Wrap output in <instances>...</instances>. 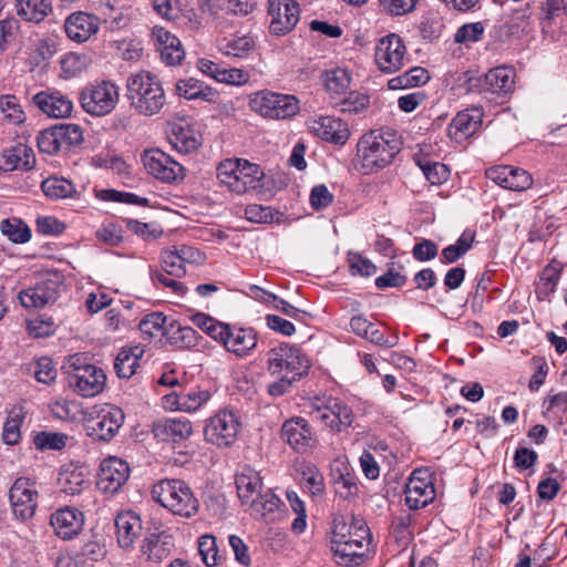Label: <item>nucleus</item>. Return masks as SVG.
I'll return each instance as SVG.
<instances>
[{"instance_id": "7ed1b4c3", "label": "nucleus", "mask_w": 567, "mask_h": 567, "mask_svg": "<svg viewBox=\"0 0 567 567\" xmlns=\"http://www.w3.org/2000/svg\"><path fill=\"white\" fill-rule=\"evenodd\" d=\"M69 386L82 398H93L106 385L104 370L87 363L80 354L71 355L64 367Z\"/></svg>"}, {"instance_id": "c85d7f7f", "label": "nucleus", "mask_w": 567, "mask_h": 567, "mask_svg": "<svg viewBox=\"0 0 567 567\" xmlns=\"http://www.w3.org/2000/svg\"><path fill=\"white\" fill-rule=\"evenodd\" d=\"M0 163L4 171H28L34 166L35 156L31 147L19 143L3 151Z\"/></svg>"}, {"instance_id": "0eeeda50", "label": "nucleus", "mask_w": 567, "mask_h": 567, "mask_svg": "<svg viewBox=\"0 0 567 567\" xmlns=\"http://www.w3.org/2000/svg\"><path fill=\"white\" fill-rule=\"evenodd\" d=\"M310 415L312 420L319 422L332 433L347 431L355 419V414L349 404L332 396L312 403Z\"/></svg>"}, {"instance_id": "473e14b6", "label": "nucleus", "mask_w": 567, "mask_h": 567, "mask_svg": "<svg viewBox=\"0 0 567 567\" xmlns=\"http://www.w3.org/2000/svg\"><path fill=\"white\" fill-rule=\"evenodd\" d=\"M144 354V349L141 346L131 348H123L116 355L114 361V369L118 378H131L136 368L140 365V360Z\"/></svg>"}, {"instance_id": "4be33fe9", "label": "nucleus", "mask_w": 567, "mask_h": 567, "mask_svg": "<svg viewBox=\"0 0 567 567\" xmlns=\"http://www.w3.org/2000/svg\"><path fill=\"white\" fill-rule=\"evenodd\" d=\"M51 526L54 533L62 539L74 538L83 528L84 515L75 507L66 506L51 515Z\"/></svg>"}, {"instance_id": "c9c22d12", "label": "nucleus", "mask_w": 567, "mask_h": 567, "mask_svg": "<svg viewBox=\"0 0 567 567\" xmlns=\"http://www.w3.org/2000/svg\"><path fill=\"white\" fill-rule=\"evenodd\" d=\"M153 499L168 512L176 514L177 485L175 480L164 478L152 488Z\"/></svg>"}, {"instance_id": "1a4fd4ad", "label": "nucleus", "mask_w": 567, "mask_h": 567, "mask_svg": "<svg viewBox=\"0 0 567 567\" xmlns=\"http://www.w3.org/2000/svg\"><path fill=\"white\" fill-rule=\"evenodd\" d=\"M344 530L343 522L331 527V549L334 560L343 566H359L371 543L370 529H361L358 535L360 540L354 539L350 543L346 542Z\"/></svg>"}, {"instance_id": "a19ab883", "label": "nucleus", "mask_w": 567, "mask_h": 567, "mask_svg": "<svg viewBox=\"0 0 567 567\" xmlns=\"http://www.w3.org/2000/svg\"><path fill=\"white\" fill-rule=\"evenodd\" d=\"M43 194L51 199H64L75 194L73 183L64 177L51 176L41 184Z\"/></svg>"}, {"instance_id": "bb28decb", "label": "nucleus", "mask_w": 567, "mask_h": 567, "mask_svg": "<svg viewBox=\"0 0 567 567\" xmlns=\"http://www.w3.org/2000/svg\"><path fill=\"white\" fill-rule=\"evenodd\" d=\"M482 124L480 110H465L458 112L447 127L451 138L455 142H463L472 136Z\"/></svg>"}, {"instance_id": "680f3d73", "label": "nucleus", "mask_w": 567, "mask_h": 567, "mask_svg": "<svg viewBox=\"0 0 567 567\" xmlns=\"http://www.w3.org/2000/svg\"><path fill=\"white\" fill-rule=\"evenodd\" d=\"M40 152L52 155L62 150L58 133L53 127L40 132L37 137Z\"/></svg>"}, {"instance_id": "ddd939ff", "label": "nucleus", "mask_w": 567, "mask_h": 567, "mask_svg": "<svg viewBox=\"0 0 567 567\" xmlns=\"http://www.w3.org/2000/svg\"><path fill=\"white\" fill-rule=\"evenodd\" d=\"M405 54L404 42L398 34L392 33L379 40L374 59L382 72L393 73L403 66Z\"/></svg>"}, {"instance_id": "4c0bfd02", "label": "nucleus", "mask_w": 567, "mask_h": 567, "mask_svg": "<svg viewBox=\"0 0 567 567\" xmlns=\"http://www.w3.org/2000/svg\"><path fill=\"white\" fill-rule=\"evenodd\" d=\"M153 37L156 41V48L159 52L161 59L167 65L174 66L177 63V51L176 37L163 27H154Z\"/></svg>"}, {"instance_id": "9b49d317", "label": "nucleus", "mask_w": 567, "mask_h": 567, "mask_svg": "<svg viewBox=\"0 0 567 567\" xmlns=\"http://www.w3.org/2000/svg\"><path fill=\"white\" fill-rule=\"evenodd\" d=\"M123 411L115 405H106L84 423L86 434L94 441H111L124 422Z\"/></svg>"}, {"instance_id": "37998d69", "label": "nucleus", "mask_w": 567, "mask_h": 567, "mask_svg": "<svg viewBox=\"0 0 567 567\" xmlns=\"http://www.w3.org/2000/svg\"><path fill=\"white\" fill-rule=\"evenodd\" d=\"M202 145V134L197 127L188 121L179 117V154H189Z\"/></svg>"}, {"instance_id": "6e6d98bb", "label": "nucleus", "mask_w": 567, "mask_h": 567, "mask_svg": "<svg viewBox=\"0 0 567 567\" xmlns=\"http://www.w3.org/2000/svg\"><path fill=\"white\" fill-rule=\"evenodd\" d=\"M19 31V21L14 18L0 20V54L4 53L14 42Z\"/></svg>"}, {"instance_id": "e433bc0d", "label": "nucleus", "mask_w": 567, "mask_h": 567, "mask_svg": "<svg viewBox=\"0 0 567 567\" xmlns=\"http://www.w3.org/2000/svg\"><path fill=\"white\" fill-rule=\"evenodd\" d=\"M332 482L336 493L343 499H350L358 494L355 477L344 464L332 468Z\"/></svg>"}, {"instance_id": "6e6552de", "label": "nucleus", "mask_w": 567, "mask_h": 567, "mask_svg": "<svg viewBox=\"0 0 567 567\" xmlns=\"http://www.w3.org/2000/svg\"><path fill=\"white\" fill-rule=\"evenodd\" d=\"M309 368L308 358L295 344L282 342L267 352V369L270 374H287L301 379Z\"/></svg>"}, {"instance_id": "5701e85b", "label": "nucleus", "mask_w": 567, "mask_h": 567, "mask_svg": "<svg viewBox=\"0 0 567 567\" xmlns=\"http://www.w3.org/2000/svg\"><path fill=\"white\" fill-rule=\"evenodd\" d=\"M142 162L146 172L155 178L172 183L176 179L174 165L176 162L161 150H147L142 154Z\"/></svg>"}, {"instance_id": "ea45409f", "label": "nucleus", "mask_w": 567, "mask_h": 567, "mask_svg": "<svg viewBox=\"0 0 567 567\" xmlns=\"http://www.w3.org/2000/svg\"><path fill=\"white\" fill-rule=\"evenodd\" d=\"M255 42L248 35L224 38L218 42L220 53L233 58H245L254 49Z\"/></svg>"}, {"instance_id": "aec40b11", "label": "nucleus", "mask_w": 567, "mask_h": 567, "mask_svg": "<svg viewBox=\"0 0 567 567\" xmlns=\"http://www.w3.org/2000/svg\"><path fill=\"white\" fill-rule=\"evenodd\" d=\"M486 176L501 187L514 192L526 190L533 185L528 172L509 165L491 167L486 171Z\"/></svg>"}, {"instance_id": "20e7f679", "label": "nucleus", "mask_w": 567, "mask_h": 567, "mask_svg": "<svg viewBox=\"0 0 567 567\" xmlns=\"http://www.w3.org/2000/svg\"><path fill=\"white\" fill-rule=\"evenodd\" d=\"M219 182L236 194L262 188L264 172L257 164L241 158H227L217 166Z\"/></svg>"}, {"instance_id": "f03ea898", "label": "nucleus", "mask_w": 567, "mask_h": 567, "mask_svg": "<svg viewBox=\"0 0 567 567\" xmlns=\"http://www.w3.org/2000/svg\"><path fill=\"white\" fill-rule=\"evenodd\" d=\"M127 97L131 106L146 116L158 113L166 102L162 83L155 75L145 71L128 78Z\"/></svg>"}, {"instance_id": "052dcab7", "label": "nucleus", "mask_w": 567, "mask_h": 567, "mask_svg": "<svg viewBox=\"0 0 567 567\" xmlns=\"http://www.w3.org/2000/svg\"><path fill=\"white\" fill-rule=\"evenodd\" d=\"M0 110L14 124H20L25 120V115L14 95H3L0 97Z\"/></svg>"}, {"instance_id": "de8ad7c7", "label": "nucleus", "mask_w": 567, "mask_h": 567, "mask_svg": "<svg viewBox=\"0 0 567 567\" xmlns=\"http://www.w3.org/2000/svg\"><path fill=\"white\" fill-rule=\"evenodd\" d=\"M138 328L150 337H164L167 334V318L161 312L150 313L141 320Z\"/></svg>"}, {"instance_id": "79ce46f5", "label": "nucleus", "mask_w": 567, "mask_h": 567, "mask_svg": "<svg viewBox=\"0 0 567 567\" xmlns=\"http://www.w3.org/2000/svg\"><path fill=\"white\" fill-rule=\"evenodd\" d=\"M323 83L326 90L336 99L350 87L351 76L347 70L337 68L324 72Z\"/></svg>"}, {"instance_id": "8fccbe9b", "label": "nucleus", "mask_w": 567, "mask_h": 567, "mask_svg": "<svg viewBox=\"0 0 567 567\" xmlns=\"http://www.w3.org/2000/svg\"><path fill=\"white\" fill-rule=\"evenodd\" d=\"M485 32L483 22H470L461 25L455 34L454 42L460 44H468L482 40Z\"/></svg>"}, {"instance_id": "4d7b16f0", "label": "nucleus", "mask_w": 567, "mask_h": 567, "mask_svg": "<svg viewBox=\"0 0 567 567\" xmlns=\"http://www.w3.org/2000/svg\"><path fill=\"white\" fill-rule=\"evenodd\" d=\"M62 148L79 145L83 141V132L76 124H60L54 126Z\"/></svg>"}, {"instance_id": "bf43d9fd", "label": "nucleus", "mask_w": 567, "mask_h": 567, "mask_svg": "<svg viewBox=\"0 0 567 567\" xmlns=\"http://www.w3.org/2000/svg\"><path fill=\"white\" fill-rule=\"evenodd\" d=\"M198 551L203 561L208 567H213L218 564V549L216 538L213 535L206 534L198 539Z\"/></svg>"}, {"instance_id": "0e129e2a", "label": "nucleus", "mask_w": 567, "mask_h": 567, "mask_svg": "<svg viewBox=\"0 0 567 567\" xmlns=\"http://www.w3.org/2000/svg\"><path fill=\"white\" fill-rule=\"evenodd\" d=\"M274 210L269 206L251 204L245 208V217L251 223H271L274 220Z\"/></svg>"}, {"instance_id": "2eb2a0df", "label": "nucleus", "mask_w": 567, "mask_h": 567, "mask_svg": "<svg viewBox=\"0 0 567 567\" xmlns=\"http://www.w3.org/2000/svg\"><path fill=\"white\" fill-rule=\"evenodd\" d=\"M268 13L271 18L269 30L276 35L289 33L300 20L297 0H268Z\"/></svg>"}, {"instance_id": "f704fd0d", "label": "nucleus", "mask_w": 567, "mask_h": 567, "mask_svg": "<svg viewBox=\"0 0 567 567\" xmlns=\"http://www.w3.org/2000/svg\"><path fill=\"white\" fill-rule=\"evenodd\" d=\"M17 13L29 22L40 23L52 11L49 0H16Z\"/></svg>"}, {"instance_id": "49530a36", "label": "nucleus", "mask_w": 567, "mask_h": 567, "mask_svg": "<svg viewBox=\"0 0 567 567\" xmlns=\"http://www.w3.org/2000/svg\"><path fill=\"white\" fill-rule=\"evenodd\" d=\"M301 476L305 487L312 496L322 495L324 492V478L313 464H305L301 467Z\"/></svg>"}, {"instance_id": "72a5a7b5", "label": "nucleus", "mask_w": 567, "mask_h": 567, "mask_svg": "<svg viewBox=\"0 0 567 567\" xmlns=\"http://www.w3.org/2000/svg\"><path fill=\"white\" fill-rule=\"evenodd\" d=\"M281 505L280 498L270 489L261 493L250 503V515L267 522L275 519V513Z\"/></svg>"}, {"instance_id": "a211bd4d", "label": "nucleus", "mask_w": 567, "mask_h": 567, "mask_svg": "<svg viewBox=\"0 0 567 567\" xmlns=\"http://www.w3.org/2000/svg\"><path fill=\"white\" fill-rule=\"evenodd\" d=\"M308 127L316 136L336 145L346 144L350 137L348 124L341 118L329 115L311 118L308 122Z\"/></svg>"}, {"instance_id": "c03bdc74", "label": "nucleus", "mask_w": 567, "mask_h": 567, "mask_svg": "<svg viewBox=\"0 0 567 567\" xmlns=\"http://www.w3.org/2000/svg\"><path fill=\"white\" fill-rule=\"evenodd\" d=\"M181 95L187 100H203L210 103H216L218 99L217 91L195 80L186 81L183 86L179 85Z\"/></svg>"}, {"instance_id": "338daca9", "label": "nucleus", "mask_w": 567, "mask_h": 567, "mask_svg": "<svg viewBox=\"0 0 567 567\" xmlns=\"http://www.w3.org/2000/svg\"><path fill=\"white\" fill-rule=\"evenodd\" d=\"M417 0H379L380 7L389 14L398 17L410 13Z\"/></svg>"}, {"instance_id": "09e8293b", "label": "nucleus", "mask_w": 567, "mask_h": 567, "mask_svg": "<svg viewBox=\"0 0 567 567\" xmlns=\"http://www.w3.org/2000/svg\"><path fill=\"white\" fill-rule=\"evenodd\" d=\"M210 399V392L200 388L179 394V411L194 412Z\"/></svg>"}, {"instance_id": "393cba45", "label": "nucleus", "mask_w": 567, "mask_h": 567, "mask_svg": "<svg viewBox=\"0 0 567 567\" xmlns=\"http://www.w3.org/2000/svg\"><path fill=\"white\" fill-rule=\"evenodd\" d=\"M61 491L68 495H79L90 489L89 471L84 466L66 465L61 468L58 476Z\"/></svg>"}, {"instance_id": "13d9d810", "label": "nucleus", "mask_w": 567, "mask_h": 567, "mask_svg": "<svg viewBox=\"0 0 567 567\" xmlns=\"http://www.w3.org/2000/svg\"><path fill=\"white\" fill-rule=\"evenodd\" d=\"M154 436L165 443H174L177 435V420L172 417L159 419L153 424Z\"/></svg>"}, {"instance_id": "39448f33", "label": "nucleus", "mask_w": 567, "mask_h": 567, "mask_svg": "<svg viewBox=\"0 0 567 567\" xmlns=\"http://www.w3.org/2000/svg\"><path fill=\"white\" fill-rule=\"evenodd\" d=\"M82 110L95 117L111 114L120 102V86L111 80L87 83L79 93Z\"/></svg>"}, {"instance_id": "603ef678", "label": "nucleus", "mask_w": 567, "mask_h": 567, "mask_svg": "<svg viewBox=\"0 0 567 567\" xmlns=\"http://www.w3.org/2000/svg\"><path fill=\"white\" fill-rule=\"evenodd\" d=\"M344 524V538H346V542L347 543H350L354 539H359V533L361 529H369V527L367 526V524L355 517L354 515H337L334 516L333 518V522H332V527H334L338 523H342Z\"/></svg>"}, {"instance_id": "cd10ccee", "label": "nucleus", "mask_w": 567, "mask_h": 567, "mask_svg": "<svg viewBox=\"0 0 567 567\" xmlns=\"http://www.w3.org/2000/svg\"><path fill=\"white\" fill-rule=\"evenodd\" d=\"M117 542L121 547L130 548L142 533L141 517L134 512H124L115 519Z\"/></svg>"}, {"instance_id": "9d476101", "label": "nucleus", "mask_w": 567, "mask_h": 567, "mask_svg": "<svg viewBox=\"0 0 567 567\" xmlns=\"http://www.w3.org/2000/svg\"><path fill=\"white\" fill-rule=\"evenodd\" d=\"M239 429L237 414L231 410H220L208 420L204 434L214 445L228 447L236 441Z\"/></svg>"}, {"instance_id": "a878e982", "label": "nucleus", "mask_w": 567, "mask_h": 567, "mask_svg": "<svg viewBox=\"0 0 567 567\" xmlns=\"http://www.w3.org/2000/svg\"><path fill=\"white\" fill-rule=\"evenodd\" d=\"M68 37L75 42L89 40L99 30V18L86 12H74L64 24Z\"/></svg>"}, {"instance_id": "b1692460", "label": "nucleus", "mask_w": 567, "mask_h": 567, "mask_svg": "<svg viewBox=\"0 0 567 567\" xmlns=\"http://www.w3.org/2000/svg\"><path fill=\"white\" fill-rule=\"evenodd\" d=\"M59 296V284L54 280H42L19 293V300L25 308H42L53 303Z\"/></svg>"}, {"instance_id": "3c124183", "label": "nucleus", "mask_w": 567, "mask_h": 567, "mask_svg": "<svg viewBox=\"0 0 567 567\" xmlns=\"http://www.w3.org/2000/svg\"><path fill=\"white\" fill-rule=\"evenodd\" d=\"M197 8H185L183 17L186 18L190 28H197L202 19L205 17H213L215 14V6L212 0H197Z\"/></svg>"}, {"instance_id": "423d86ee", "label": "nucleus", "mask_w": 567, "mask_h": 567, "mask_svg": "<svg viewBox=\"0 0 567 567\" xmlns=\"http://www.w3.org/2000/svg\"><path fill=\"white\" fill-rule=\"evenodd\" d=\"M249 107L255 113L269 120H286L295 116L299 101L295 95L261 90L249 96Z\"/></svg>"}, {"instance_id": "774afa93", "label": "nucleus", "mask_w": 567, "mask_h": 567, "mask_svg": "<svg viewBox=\"0 0 567 567\" xmlns=\"http://www.w3.org/2000/svg\"><path fill=\"white\" fill-rule=\"evenodd\" d=\"M28 331L34 338L49 337L54 331V323L51 318H35L28 322Z\"/></svg>"}, {"instance_id": "e2e57ef3", "label": "nucleus", "mask_w": 567, "mask_h": 567, "mask_svg": "<svg viewBox=\"0 0 567 567\" xmlns=\"http://www.w3.org/2000/svg\"><path fill=\"white\" fill-rule=\"evenodd\" d=\"M68 436L61 433H40L34 439L38 449L61 450L66 444Z\"/></svg>"}, {"instance_id": "f257e3e1", "label": "nucleus", "mask_w": 567, "mask_h": 567, "mask_svg": "<svg viewBox=\"0 0 567 567\" xmlns=\"http://www.w3.org/2000/svg\"><path fill=\"white\" fill-rule=\"evenodd\" d=\"M400 141L393 131H372L357 146V158L363 174L388 166L400 152Z\"/></svg>"}, {"instance_id": "864d4df0", "label": "nucleus", "mask_w": 567, "mask_h": 567, "mask_svg": "<svg viewBox=\"0 0 567 567\" xmlns=\"http://www.w3.org/2000/svg\"><path fill=\"white\" fill-rule=\"evenodd\" d=\"M199 502L188 485L179 482V516L192 517L198 512Z\"/></svg>"}, {"instance_id": "dca6fc26", "label": "nucleus", "mask_w": 567, "mask_h": 567, "mask_svg": "<svg viewBox=\"0 0 567 567\" xmlns=\"http://www.w3.org/2000/svg\"><path fill=\"white\" fill-rule=\"evenodd\" d=\"M515 72L507 66H498L489 70L482 81V92L491 101L504 103L514 91Z\"/></svg>"}, {"instance_id": "4468645a", "label": "nucleus", "mask_w": 567, "mask_h": 567, "mask_svg": "<svg viewBox=\"0 0 567 567\" xmlns=\"http://www.w3.org/2000/svg\"><path fill=\"white\" fill-rule=\"evenodd\" d=\"M9 499L13 515L25 522L33 517L37 509L38 492L33 483L24 477H19L9 491Z\"/></svg>"}, {"instance_id": "412c9836", "label": "nucleus", "mask_w": 567, "mask_h": 567, "mask_svg": "<svg viewBox=\"0 0 567 567\" xmlns=\"http://www.w3.org/2000/svg\"><path fill=\"white\" fill-rule=\"evenodd\" d=\"M34 104L49 117L65 118L73 111L72 100L58 90H45L33 96Z\"/></svg>"}, {"instance_id": "f3484780", "label": "nucleus", "mask_w": 567, "mask_h": 567, "mask_svg": "<svg viewBox=\"0 0 567 567\" xmlns=\"http://www.w3.org/2000/svg\"><path fill=\"white\" fill-rule=\"evenodd\" d=\"M281 439L297 453H306L317 445L312 427L301 416H295L284 422Z\"/></svg>"}, {"instance_id": "69168bd1", "label": "nucleus", "mask_w": 567, "mask_h": 567, "mask_svg": "<svg viewBox=\"0 0 567 567\" xmlns=\"http://www.w3.org/2000/svg\"><path fill=\"white\" fill-rule=\"evenodd\" d=\"M560 278V269L554 266H547L540 277L538 292L542 295H549L555 291Z\"/></svg>"}, {"instance_id": "2f4dec72", "label": "nucleus", "mask_w": 567, "mask_h": 567, "mask_svg": "<svg viewBox=\"0 0 567 567\" xmlns=\"http://www.w3.org/2000/svg\"><path fill=\"white\" fill-rule=\"evenodd\" d=\"M175 548V538L173 535L162 532L152 534L142 546V551L148 559L161 561L168 557Z\"/></svg>"}, {"instance_id": "5fc2aeb1", "label": "nucleus", "mask_w": 567, "mask_h": 567, "mask_svg": "<svg viewBox=\"0 0 567 567\" xmlns=\"http://www.w3.org/2000/svg\"><path fill=\"white\" fill-rule=\"evenodd\" d=\"M370 104V97L360 92H350L344 99L334 103L340 106L341 112L360 113Z\"/></svg>"}, {"instance_id": "6ab92c4d", "label": "nucleus", "mask_w": 567, "mask_h": 567, "mask_svg": "<svg viewBox=\"0 0 567 567\" xmlns=\"http://www.w3.org/2000/svg\"><path fill=\"white\" fill-rule=\"evenodd\" d=\"M128 476V464L112 456L101 463L97 486L104 493L114 494L125 484Z\"/></svg>"}, {"instance_id": "a18cd8bd", "label": "nucleus", "mask_w": 567, "mask_h": 567, "mask_svg": "<svg viewBox=\"0 0 567 567\" xmlns=\"http://www.w3.org/2000/svg\"><path fill=\"white\" fill-rule=\"evenodd\" d=\"M0 228L3 235L17 244H24L31 238L30 228L25 223L18 218L2 220Z\"/></svg>"}, {"instance_id": "f8f14e48", "label": "nucleus", "mask_w": 567, "mask_h": 567, "mask_svg": "<svg viewBox=\"0 0 567 567\" xmlns=\"http://www.w3.org/2000/svg\"><path fill=\"white\" fill-rule=\"evenodd\" d=\"M435 498L432 474L427 468L414 470L405 485V504L411 509L423 508Z\"/></svg>"}, {"instance_id": "c756f323", "label": "nucleus", "mask_w": 567, "mask_h": 567, "mask_svg": "<svg viewBox=\"0 0 567 567\" xmlns=\"http://www.w3.org/2000/svg\"><path fill=\"white\" fill-rule=\"evenodd\" d=\"M238 497L243 504L251 503L261 494L262 481L259 474L250 468L245 467L235 478Z\"/></svg>"}, {"instance_id": "58836bf2", "label": "nucleus", "mask_w": 567, "mask_h": 567, "mask_svg": "<svg viewBox=\"0 0 567 567\" xmlns=\"http://www.w3.org/2000/svg\"><path fill=\"white\" fill-rule=\"evenodd\" d=\"M414 162L432 185H440L447 181L450 169L445 164L431 161L421 154L414 155Z\"/></svg>"}, {"instance_id": "7c9ffc66", "label": "nucleus", "mask_w": 567, "mask_h": 567, "mask_svg": "<svg viewBox=\"0 0 567 567\" xmlns=\"http://www.w3.org/2000/svg\"><path fill=\"white\" fill-rule=\"evenodd\" d=\"M257 346V333L251 328L231 327L225 348L238 357L248 355Z\"/></svg>"}]
</instances>
